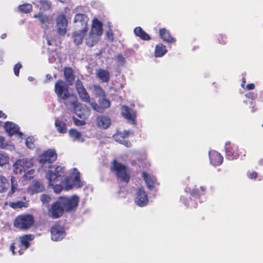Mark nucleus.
<instances>
[{"mask_svg":"<svg viewBox=\"0 0 263 263\" xmlns=\"http://www.w3.org/2000/svg\"><path fill=\"white\" fill-rule=\"evenodd\" d=\"M134 32L135 35L139 37L141 40L144 41H149L151 40V36L140 27H136Z\"/></svg>","mask_w":263,"mask_h":263,"instance_id":"cd10ccee","label":"nucleus"},{"mask_svg":"<svg viewBox=\"0 0 263 263\" xmlns=\"http://www.w3.org/2000/svg\"><path fill=\"white\" fill-rule=\"evenodd\" d=\"M96 74L102 82H107L109 80V73L106 70L100 69L97 70Z\"/></svg>","mask_w":263,"mask_h":263,"instance_id":"c756f323","label":"nucleus"},{"mask_svg":"<svg viewBox=\"0 0 263 263\" xmlns=\"http://www.w3.org/2000/svg\"><path fill=\"white\" fill-rule=\"evenodd\" d=\"M122 115L126 119L132 121L135 123V119L136 117V112L132 109L126 106H123L122 107Z\"/></svg>","mask_w":263,"mask_h":263,"instance_id":"412c9836","label":"nucleus"},{"mask_svg":"<svg viewBox=\"0 0 263 263\" xmlns=\"http://www.w3.org/2000/svg\"><path fill=\"white\" fill-rule=\"evenodd\" d=\"M64 76L66 81L71 84L74 80L73 70L70 68H66L64 69Z\"/></svg>","mask_w":263,"mask_h":263,"instance_id":"f704fd0d","label":"nucleus"},{"mask_svg":"<svg viewBox=\"0 0 263 263\" xmlns=\"http://www.w3.org/2000/svg\"><path fill=\"white\" fill-rule=\"evenodd\" d=\"M98 126L102 129H106L109 127L111 124L110 118L105 116H100L97 119Z\"/></svg>","mask_w":263,"mask_h":263,"instance_id":"b1692460","label":"nucleus"},{"mask_svg":"<svg viewBox=\"0 0 263 263\" xmlns=\"http://www.w3.org/2000/svg\"><path fill=\"white\" fill-rule=\"evenodd\" d=\"M73 122L76 125H83L85 122L84 120H80L76 118H73Z\"/></svg>","mask_w":263,"mask_h":263,"instance_id":"09e8293b","label":"nucleus"},{"mask_svg":"<svg viewBox=\"0 0 263 263\" xmlns=\"http://www.w3.org/2000/svg\"><path fill=\"white\" fill-rule=\"evenodd\" d=\"M220 42L221 43V44H224L225 42L224 41H222L221 42L220 41Z\"/></svg>","mask_w":263,"mask_h":263,"instance_id":"69168bd1","label":"nucleus"},{"mask_svg":"<svg viewBox=\"0 0 263 263\" xmlns=\"http://www.w3.org/2000/svg\"><path fill=\"white\" fill-rule=\"evenodd\" d=\"M184 203L186 205H187L190 207H196V203H194L192 201V199L190 198V201H184Z\"/></svg>","mask_w":263,"mask_h":263,"instance_id":"3c124183","label":"nucleus"},{"mask_svg":"<svg viewBox=\"0 0 263 263\" xmlns=\"http://www.w3.org/2000/svg\"><path fill=\"white\" fill-rule=\"evenodd\" d=\"M79 97L81 100L86 102H90V97L88 93L87 92L85 87L77 90Z\"/></svg>","mask_w":263,"mask_h":263,"instance_id":"c9c22d12","label":"nucleus"},{"mask_svg":"<svg viewBox=\"0 0 263 263\" xmlns=\"http://www.w3.org/2000/svg\"><path fill=\"white\" fill-rule=\"evenodd\" d=\"M116 60L118 66H123L125 62V58L121 54L118 55Z\"/></svg>","mask_w":263,"mask_h":263,"instance_id":"49530a36","label":"nucleus"},{"mask_svg":"<svg viewBox=\"0 0 263 263\" xmlns=\"http://www.w3.org/2000/svg\"><path fill=\"white\" fill-rule=\"evenodd\" d=\"M245 81H243L242 83H241V87H244L245 86Z\"/></svg>","mask_w":263,"mask_h":263,"instance_id":"0e129e2a","label":"nucleus"},{"mask_svg":"<svg viewBox=\"0 0 263 263\" xmlns=\"http://www.w3.org/2000/svg\"><path fill=\"white\" fill-rule=\"evenodd\" d=\"M206 191V187L205 186H200V192H199V191L197 189H193L192 190H191L190 189H186L185 192L186 193H190V195L194 197V198H197L200 195L204 194V193Z\"/></svg>","mask_w":263,"mask_h":263,"instance_id":"473e14b6","label":"nucleus"},{"mask_svg":"<svg viewBox=\"0 0 263 263\" xmlns=\"http://www.w3.org/2000/svg\"><path fill=\"white\" fill-rule=\"evenodd\" d=\"M83 87H84L82 82L80 80H78L77 81L76 84V88L77 90H80V89L83 88Z\"/></svg>","mask_w":263,"mask_h":263,"instance_id":"8fccbe9b","label":"nucleus"},{"mask_svg":"<svg viewBox=\"0 0 263 263\" xmlns=\"http://www.w3.org/2000/svg\"><path fill=\"white\" fill-rule=\"evenodd\" d=\"M106 35L109 40H112L113 38H112V35L111 33H110L109 32H107L106 33Z\"/></svg>","mask_w":263,"mask_h":263,"instance_id":"6e6d98bb","label":"nucleus"},{"mask_svg":"<svg viewBox=\"0 0 263 263\" xmlns=\"http://www.w3.org/2000/svg\"><path fill=\"white\" fill-rule=\"evenodd\" d=\"M3 55V52L2 51L0 50V60L2 59Z\"/></svg>","mask_w":263,"mask_h":263,"instance_id":"680f3d73","label":"nucleus"},{"mask_svg":"<svg viewBox=\"0 0 263 263\" xmlns=\"http://www.w3.org/2000/svg\"><path fill=\"white\" fill-rule=\"evenodd\" d=\"M90 105L93 110L99 112H103L105 109L110 107V102L105 96L99 98L98 104L95 102H91Z\"/></svg>","mask_w":263,"mask_h":263,"instance_id":"f8f14e48","label":"nucleus"},{"mask_svg":"<svg viewBox=\"0 0 263 263\" xmlns=\"http://www.w3.org/2000/svg\"><path fill=\"white\" fill-rule=\"evenodd\" d=\"M142 177L146 183L147 187L149 190L155 189L158 185L157 180L155 176L152 174L143 172L142 173Z\"/></svg>","mask_w":263,"mask_h":263,"instance_id":"2eb2a0df","label":"nucleus"},{"mask_svg":"<svg viewBox=\"0 0 263 263\" xmlns=\"http://www.w3.org/2000/svg\"><path fill=\"white\" fill-rule=\"evenodd\" d=\"M237 149V147L235 145H231L230 142L226 143V152L227 158L230 160L237 159L238 157V154L236 152Z\"/></svg>","mask_w":263,"mask_h":263,"instance_id":"a211bd4d","label":"nucleus"},{"mask_svg":"<svg viewBox=\"0 0 263 263\" xmlns=\"http://www.w3.org/2000/svg\"><path fill=\"white\" fill-rule=\"evenodd\" d=\"M211 163L214 165H219L223 161V157L219 153L215 151H210L209 153Z\"/></svg>","mask_w":263,"mask_h":263,"instance_id":"aec40b11","label":"nucleus"},{"mask_svg":"<svg viewBox=\"0 0 263 263\" xmlns=\"http://www.w3.org/2000/svg\"><path fill=\"white\" fill-rule=\"evenodd\" d=\"M131 132L130 130H125L123 132H120L114 135V139L119 143L125 145L127 147H130L132 146L130 142L125 139L127 137Z\"/></svg>","mask_w":263,"mask_h":263,"instance_id":"f3484780","label":"nucleus"},{"mask_svg":"<svg viewBox=\"0 0 263 263\" xmlns=\"http://www.w3.org/2000/svg\"><path fill=\"white\" fill-rule=\"evenodd\" d=\"M5 128L9 135L11 136L15 134H17L20 136H22L23 134L19 132V127L15 124L7 122L5 125Z\"/></svg>","mask_w":263,"mask_h":263,"instance_id":"4be33fe9","label":"nucleus"},{"mask_svg":"<svg viewBox=\"0 0 263 263\" xmlns=\"http://www.w3.org/2000/svg\"><path fill=\"white\" fill-rule=\"evenodd\" d=\"M28 170L29 169H27V171H26V172H24L25 174L23 175V178L25 179H30L33 176L34 173V170L32 169Z\"/></svg>","mask_w":263,"mask_h":263,"instance_id":"a18cd8bd","label":"nucleus"},{"mask_svg":"<svg viewBox=\"0 0 263 263\" xmlns=\"http://www.w3.org/2000/svg\"><path fill=\"white\" fill-rule=\"evenodd\" d=\"M64 211L63 208L58 199L56 202L52 204L50 209L49 210L48 214L50 217L56 219L61 217L63 215Z\"/></svg>","mask_w":263,"mask_h":263,"instance_id":"4468645a","label":"nucleus"},{"mask_svg":"<svg viewBox=\"0 0 263 263\" xmlns=\"http://www.w3.org/2000/svg\"><path fill=\"white\" fill-rule=\"evenodd\" d=\"M11 191L9 192L8 195H12L16 190L17 189V181L15 180L14 177H11Z\"/></svg>","mask_w":263,"mask_h":263,"instance_id":"79ce46f5","label":"nucleus"},{"mask_svg":"<svg viewBox=\"0 0 263 263\" xmlns=\"http://www.w3.org/2000/svg\"><path fill=\"white\" fill-rule=\"evenodd\" d=\"M259 163L260 164V165H263V159H261L259 160Z\"/></svg>","mask_w":263,"mask_h":263,"instance_id":"e2e57ef3","label":"nucleus"},{"mask_svg":"<svg viewBox=\"0 0 263 263\" xmlns=\"http://www.w3.org/2000/svg\"><path fill=\"white\" fill-rule=\"evenodd\" d=\"M18 9L21 12L27 13L32 11V6L30 4H24L23 5H20L18 7Z\"/></svg>","mask_w":263,"mask_h":263,"instance_id":"4c0bfd02","label":"nucleus"},{"mask_svg":"<svg viewBox=\"0 0 263 263\" xmlns=\"http://www.w3.org/2000/svg\"><path fill=\"white\" fill-rule=\"evenodd\" d=\"M33 165L31 160L28 158L18 159L13 165V171L15 174H21L23 171L26 172Z\"/></svg>","mask_w":263,"mask_h":263,"instance_id":"1a4fd4ad","label":"nucleus"},{"mask_svg":"<svg viewBox=\"0 0 263 263\" xmlns=\"http://www.w3.org/2000/svg\"><path fill=\"white\" fill-rule=\"evenodd\" d=\"M44 189V186L40 181L34 180L29 186V191L32 194L42 192Z\"/></svg>","mask_w":263,"mask_h":263,"instance_id":"5701e85b","label":"nucleus"},{"mask_svg":"<svg viewBox=\"0 0 263 263\" xmlns=\"http://www.w3.org/2000/svg\"><path fill=\"white\" fill-rule=\"evenodd\" d=\"M90 89L92 94L96 97L101 98L105 96V92L102 87L98 85H93L91 86Z\"/></svg>","mask_w":263,"mask_h":263,"instance_id":"c85d7f7f","label":"nucleus"},{"mask_svg":"<svg viewBox=\"0 0 263 263\" xmlns=\"http://www.w3.org/2000/svg\"><path fill=\"white\" fill-rule=\"evenodd\" d=\"M55 126L57 130L62 134L65 133L67 130L66 123L62 120L56 119L55 121Z\"/></svg>","mask_w":263,"mask_h":263,"instance_id":"2f4dec72","label":"nucleus"},{"mask_svg":"<svg viewBox=\"0 0 263 263\" xmlns=\"http://www.w3.org/2000/svg\"><path fill=\"white\" fill-rule=\"evenodd\" d=\"M0 148H6L12 151L14 149V146L11 143L6 142L4 137L0 136Z\"/></svg>","mask_w":263,"mask_h":263,"instance_id":"e433bc0d","label":"nucleus"},{"mask_svg":"<svg viewBox=\"0 0 263 263\" xmlns=\"http://www.w3.org/2000/svg\"><path fill=\"white\" fill-rule=\"evenodd\" d=\"M88 21L87 16L84 14H77L74 18V23H80L82 28L87 29V25Z\"/></svg>","mask_w":263,"mask_h":263,"instance_id":"393cba45","label":"nucleus"},{"mask_svg":"<svg viewBox=\"0 0 263 263\" xmlns=\"http://www.w3.org/2000/svg\"><path fill=\"white\" fill-rule=\"evenodd\" d=\"M34 238V236L32 234H27L23 235L19 237L20 245L21 249L17 250L18 254L21 255L23 253L22 250L27 249L30 246V242Z\"/></svg>","mask_w":263,"mask_h":263,"instance_id":"dca6fc26","label":"nucleus"},{"mask_svg":"<svg viewBox=\"0 0 263 263\" xmlns=\"http://www.w3.org/2000/svg\"><path fill=\"white\" fill-rule=\"evenodd\" d=\"M28 80L30 81V82H32V81H33L34 80V78L32 77H29L28 78Z\"/></svg>","mask_w":263,"mask_h":263,"instance_id":"bf43d9fd","label":"nucleus"},{"mask_svg":"<svg viewBox=\"0 0 263 263\" xmlns=\"http://www.w3.org/2000/svg\"><path fill=\"white\" fill-rule=\"evenodd\" d=\"M58 200L66 212L75 210L79 201V197L76 195L71 197H60Z\"/></svg>","mask_w":263,"mask_h":263,"instance_id":"423d86ee","label":"nucleus"},{"mask_svg":"<svg viewBox=\"0 0 263 263\" xmlns=\"http://www.w3.org/2000/svg\"><path fill=\"white\" fill-rule=\"evenodd\" d=\"M40 199L42 203L44 204L48 205L51 200V197L47 194H42Z\"/></svg>","mask_w":263,"mask_h":263,"instance_id":"c03bdc74","label":"nucleus"},{"mask_svg":"<svg viewBox=\"0 0 263 263\" xmlns=\"http://www.w3.org/2000/svg\"><path fill=\"white\" fill-rule=\"evenodd\" d=\"M111 170L116 173L117 177L119 179L126 183L128 182L129 176L127 174L125 166L118 162L116 160H114Z\"/></svg>","mask_w":263,"mask_h":263,"instance_id":"0eeeda50","label":"nucleus"},{"mask_svg":"<svg viewBox=\"0 0 263 263\" xmlns=\"http://www.w3.org/2000/svg\"><path fill=\"white\" fill-rule=\"evenodd\" d=\"M167 50L166 47L161 43L157 44L155 47V55L156 57H161L163 56Z\"/></svg>","mask_w":263,"mask_h":263,"instance_id":"7c9ffc66","label":"nucleus"},{"mask_svg":"<svg viewBox=\"0 0 263 263\" xmlns=\"http://www.w3.org/2000/svg\"><path fill=\"white\" fill-rule=\"evenodd\" d=\"M35 140L33 137H28L26 140V145L30 149H33L35 147Z\"/></svg>","mask_w":263,"mask_h":263,"instance_id":"37998d69","label":"nucleus"},{"mask_svg":"<svg viewBox=\"0 0 263 263\" xmlns=\"http://www.w3.org/2000/svg\"><path fill=\"white\" fill-rule=\"evenodd\" d=\"M40 3L41 5L40 9L44 11L49 10L51 6V2L48 0H41Z\"/></svg>","mask_w":263,"mask_h":263,"instance_id":"ea45409f","label":"nucleus"},{"mask_svg":"<svg viewBox=\"0 0 263 263\" xmlns=\"http://www.w3.org/2000/svg\"><path fill=\"white\" fill-rule=\"evenodd\" d=\"M87 30V29L82 28L81 30H76L73 32L72 36L75 44L78 45L82 44Z\"/></svg>","mask_w":263,"mask_h":263,"instance_id":"6ab92c4d","label":"nucleus"},{"mask_svg":"<svg viewBox=\"0 0 263 263\" xmlns=\"http://www.w3.org/2000/svg\"><path fill=\"white\" fill-rule=\"evenodd\" d=\"M34 18H38L40 21L42 27L44 29L45 34L46 35V40L47 41L48 45H52L53 41L49 39L48 36L46 35L48 30L52 29L53 30V20L52 17L50 15L44 14L43 13H39L34 15Z\"/></svg>","mask_w":263,"mask_h":263,"instance_id":"39448f33","label":"nucleus"},{"mask_svg":"<svg viewBox=\"0 0 263 263\" xmlns=\"http://www.w3.org/2000/svg\"><path fill=\"white\" fill-rule=\"evenodd\" d=\"M57 154L55 151L53 149L47 151L40 157V163L42 169L44 171H46L47 168L49 169L46 174V177L52 170H53L57 166H53L51 164L57 159Z\"/></svg>","mask_w":263,"mask_h":263,"instance_id":"20e7f679","label":"nucleus"},{"mask_svg":"<svg viewBox=\"0 0 263 263\" xmlns=\"http://www.w3.org/2000/svg\"><path fill=\"white\" fill-rule=\"evenodd\" d=\"M9 187L7 179L3 176L0 175V193L6 192Z\"/></svg>","mask_w":263,"mask_h":263,"instance_id":"72a5a7b5","label":"nucleus"},{"mask_svg":"<svg viewBox=\"0 0 263 263\" xmlns=\"http://www.w3.org/2000/svg\"><path fill=\"white\" fill-rule=\"evenodd\" d=\"M254 84L253 83H251L247 84L246 86V88L248 90H252L254 88Z\"/></svg>","mask_w":263,"mask_h":263,"instance_id":"864d4df0","label":"nucleus"},{"mask_svg":"<svg viewBox=\"0 0 263 263\" xmlns=\"http://www.w3.org/2000/svg\"><path fill=\"white\" fill-rule=\"evenodd\" d=\"M33 217L30 215H21L14 220V226L20 229H28L33 224Z\"/></svg>","mask_w":263,"mask_h":263,"instance_id":"6e6552de","label":"nucleus"},{"mask_svg":"<svg viewBox=\"0 0 263 263\" xmlns=\"http://www.w3.org/2000/svg\"><path fill=\"white\" fill-rule=\"evenodd\" d=\"M46 79H47V80H48V81L51 80L52 79L51 76L50 74H47L46 75Z\"/></svg>","mask_w":263,"mask_h":263,"instance_id":"13d9d810","label":"nucleus"},{"mask_svg":"<svg viewBox=\"0 0 263 263\" xmlns=\"http://www.w3.org/2000/svg\"><path fill=\"white\" fill-rule=\"evenodd\" d=\"M27 203L22 201L12 202L9 203L10 206L15 209H20L23 207H27Z\"/></svg>","mask_w":263,"mask_h":263,"instance_id":"58836bf2","label":"nucleus"},{"mask_svg":"<svg viewBox=\"0 0 263 263\" xmlns=\"http://www.w3.org/2000/svg\"><path fill=\"white\" fill-rule=\"evenodd\" d=\"M6 36H7V35H6V33H3V34H2L1 35V38H2V39H5V38L6 37Z\"/></svg>","mask_w":263,"mask_h":263,"instance_id":"052dcab7","label":"nucleus"},{"mask_svg":"<svg viewBox=\"0 0 263 263\" xmlns=\"http://www.w3.org/2000/svg\"><path fill=\"white\" fill-rule=\"evenodd\" d=\"M9 158L8 155L4 154L2 153H0V166H3L5 164H7L9 162Z\"/></svg>","mask_w":263,"mask_h":263,"instance_id":"a19ab883","label":"nucleus"},{"mask_svg":"<svg viewBox=\"0 0 263 263\" xmlns=\"http://www.w3.org/2000/svg\"><path fill=\"white\" fill-rule=\"evenodd\" d=\"M69 135L74 141H78L79 142H83L84 141V139L82 134L75 129H71L69 131Z\"/></svg>","mask_w":263,"mask_h":263,"instance_id":"a878e982","label":"nucleus"},{"mask_svg":"<svg viewBox=\"0 0 263 263\" xmlns=\"http://www.w3.org/2000/svg\"><path fill=\"white\" fill-rule=\"evenodd\" d=\"M55 92L66 106L74 108L76 114L78 117L85 119L89 116L90 110L86 106H81L80 110H78L80 106L76 105L77 98L69 92L68 86L64 81L59 80L55 84Z\"/></svg>","mask_w":263,"mask_h":263,"instance_id":"f03ea898","label":"nucleus"},{"mask_svg":"<svg viewBox=\"0 0 263 263\" xmlns=\"http://www.w3.org/2000/svg\"><path fill=\"white\" fill-rule=\"evenodd\" d=\"M248 176L250 179H255L257 176V173L256 172H252L248 174Z\"/></svg>","mask_w":263,"mask_h":263,"instance_id":"603ef678","label":"nucleus"},{"mask_svg":"<svg viewBox=\"0 0 263 263\" xmlns=\"http://www.w3.org/2000/svg\"><path fill=\"white\" fill-rule=\"evenodd\" d=\"M80 178V173L76 168L66 176V169L60 165L52 170L46 176L49 185L57 194L60 193L64 187L67 191L82 187L83 183Z\"/></svg>","mask_w":263,"mask_h":263,"instance_id":"f257e3e1","label":"nucleus"},{"mask_svg":"<svg viewBox=\"0 0 263 263\" xmlns=\"http://www.w3.org/2000/svg\"><path fill=\"white\" fill-rule=\"evenodd\" d=\"M68 21L64 14L59 15L56 18L57 32L59 35L64 36L67 31Z\"/></svg>","mask_w":263,"mask_h":263,"instance_id":"9b49d317","label":"nucleus"},{"mask_svg":"<svg viewBox=\"0 0 263 263\" xmlns=\"http://www.w3.org/2000/svg\"><path fill=\"white\" fill-rule=\"evenodd\" d=\"M159 34L161 39L167 43H173L175 42V39L171 36L168 31L164 28L160 29Z\"/></svg>","mask_w":263,"mask_h":263,"instance_id":"bb28decb","label":"nucleus"},{"mask_svg":"<svg viewBox=\"0 0 263 263\" xmlns=\"http://www.w3.org/2000/svg\"><path fill=\"white\" fill-rule=\"evenodd\" d=\"M51 239L53 241L61 240L65 236V230L62 226L55 224L50 229Z\"/></svg>","mask_w":263,"mask_h":263,"instance_id":"ddd939ff","label":"nucleus"},{"mask_svg":"<svg viewBox=\"0 0 263 263\" xmlns=\"http://www.w3.org/2000/svg\"><path fill=\"white\" fill-rule=\"evenodd\" d=\"M22 68V65L20 63H17L14 67V72L15 76L19 75L20 69Z\"/></svg>","mask_w":263,"mask_h":263,"instance_id":"de8ad7c7","label":"nucleus"},{"mask_svg":"<svg viewBox=\"0 0 263 263\" xmlns=\"http://www.w3.org/2000/svg\"><path fill=\"white\" fill-rule=\"evenodd\" d=\"M7 116L5 114L3 113L2 111H0V118H6Z\"/></svg>","mask_w":263,"mask_h":263,"instance_id":"4d7b16f0","label":"nucleus"},{"mask_svg":"<svg viewBox=\"0 0 263 263\" xmlns=\"http://www.w3.org/2000/svg\"><path fill=\"white\" fill-rule=\"evenodd\" d=\"M134 200L135 203L139 206L142 207L147 204L148 196L143 187H139L137 189Z\"/></svg>","mask_w":263,"mask_h":263,"instance_id":"9d476101","label":"nucleus"},{"mask_svg":"<svg viewBox=\"0 0 263 263\" xmlns=\"http://www.w3.org/2000/svg\"><path fill=\"white\" fill-rule=\"evenodd\" d=\"M103 32V25L98 19L92 21L91 27L85 37V43L88 47H92L99 41Z\"/></svg>","mask_w":263,"mask_h":263,"instance_id":"7ed1b4c3","label":"nucleus"},{"mask_svg":"<svg viewBox=\"0 0 263 263\" xmlns=\"http://www.w3.org/2000/svg\"><path fill=\"white\" fill-rule=\"evenodd\" d=\"M16 249V247L14 246V244H12L10 246V250H11L13 255L16 254V252L15 250Z\"/></svg>","mask_w":263,"mask_h":263,"instance_id":"5fc2aeb1","label":"nucleus"}]
</instances>
